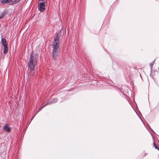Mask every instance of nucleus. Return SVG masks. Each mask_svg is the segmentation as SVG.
I'll use <instances>...</instances> for the list:
<instances>
[{"label":"nucleus","mask_w":159,"mask_h":159,"mask_svg":"<svg viewBox=\"0 0 159 159\" xmlns=\"http://www.w3.org/2000/svg\"><path fill=\"white\" fill-rule=\"evenodd\" d=\"M51 47L52 48V57L54 59L56 60L60 53V41L58 34L54 37V41L51 44Z\"/></svg>","instance_id":"f257e3e1"},{"label":"nucleus","mask_w":159,"mask_h":159,"mask_svg":"<svg viewBox=\"0 0 159 159\" xmlns=\"http://www.w3.org/2000/svg\"><path fill=\"white\" fill-rule=\"evenodd\" d=\"M36 65V57L32 53L30 55V57L28 64V70L33 71Z\"/></svg>","instance_id":"f03ea898"},{"label":"nucleus","mask_w":159,"mask_h":159,"mask_svg":"<svg viewBox=\"0 0 159 159\" xmlns=\"http://www.w3.org/2000/svg\"><path fill=\"white\" fill-rule=\"evenodd\" d=\"M28 73H27V75L26 76V79L28 80H30L33 78L34 72H33V71L30 70H28Z\"/></svg>","instance_id":"7ed1b4c3"},{"label":"nucleus","mask_w":159,"mask_h":159,"mask_svg":"<svg viewBox=\"0 0 159 159\" xmlns=\"http://www.w3.org/2000/svg\"><path fill=\"white\" fill-rule=\"evenodd\" d=\"M38 7L40 11H43L45 8V3L44 2H41L38 6Z\"/></svg>","instance_id":"20e7f679"},{"label":"nucleus","mask_w":159,"mask_h":159,"mask_svg":"<svg viewBox=\"0 0 159 159\" xmlns=\"http://www.w3.org/2000/svg\"><path fill=\"white\" fill-rule=\"evenodd\" d=\"M57 101V99H54L53 100L52 102H48L45 105H43V106L42 107H40L39 110H38V111H40L43 108L45 107L46 105L49 104L50 103H52L53 102H56Z\"/></svg>","instance_id":"39448f33"},{"label":"nucleus","mask_w":159,"mask_h":159,"mask_svg":"<svg viewBox=\"0 0 159 159\" xmlns=\"http://www.w3.org/2000/svg\"><path fill=\"white\" fill-rule=\"evenodd\" d=\"M3 129L7 132H9L11 131V128L9 127L7 124H6L3 128Z\"/></svg>","instance_id":"423d86ee"},{"label":"nucleus","mask_w":159,"mask_h":159,"mask_svg":"<svg viewBox=\"0 0 159 159\" xmlns=\"http://www.w3.org/2000/svg\"><path fill=\"white\" fill-rule=\"evenodd\" d=\"M1 42L2 45H3L4 47L7 46V44L6 42V39H2Z\"/></svg>","instance_id":"0eeeda50"},{"label":"nucleus","mask_w":159,"mask_h":159,"mask_svg":"<svg viewBox=\"0 0 159 159\" xmlns=\"http://www.w3.org/2000/svg\"><path fill=\"white\" fill-rule=\"evenodd\" d=\"M4 49L3 50V53L4 54H6L8 52V48L7 46H4Z\"/></svg>","instance_id":"6e6552de"},{"label":"nucleus","mask_w":159,"mask_h":159,"mask_svg":"<svg viewBox=\"0 0 159 159\" xmlns=\"http://www.w3.org/2000/svg\"><path fill=\"white\" fill-rule=\"evenodd\" d=\"M7 14L5 12H3L2 13L1 15L0 16V19H2L3 18L4 16Z\"/></svg>","instance_id":"1a4fd4ad"},{"label":"nucleus","mask_w":159,"mask_h":159,"mask_svg":"<svg viewBox=\"0 0 159 159\" xmlns=\"http://www.w3.org/2000/svg\"><path fill=\"white\" fill-rule=\"evenodd\" d=\"M155 61V60H154V61H153L152 63H151L150 64V66L151 69H152V66H153V65L154 64Z\"/></svg>","instance_id":"9d476101"},{"label":"nucleus","mask_w":159,"mask_h":159,"mask_svg":"<svg viewBox=\"0 0 159 159\" xmlns=\"http://www.w3.org/2000/svg\"><path fill=\"white\" fill-rule=\"evenodd\" d=\"M153 145L156 149H158V147L156 145V144L154 142L153 143Z\"/></svg>","instance_id":"9b49d317"},{"label":"nucleus","mask_w":159,"mask_h":159,"mask_svg":"<svg viewBox=\"0 0 159 159\" xmlns=\"http://www.w3.org/2000/svg\"><path fill=\"white\" fill-rule=\"evenodd\" d=\"M7 3L11 2L12 0H6Z\"/></svg>","instance_id":"f8f14e48"},{"label":"nucleus","mask_w":159,"mask_h":159,"mask_svg":"<svg viewBox=\"0 0 159 159\" xmlns=\"http://www.w3.org/2000/svg\"><path fill=\"white\" fill-rule=\"evenodd\" d=\"M2 2V3H7L6 2V0H3L1 1Z\"/></svg>","instance_id":"ddd939ff"},{"label":"nucleus","mask_w":159,"mask_h":159,"mask_svg":"<svg viewBox=\"0 0 159 159\" xmlns=\"http://www.w3.org/2000/svg\"><path fill=\"white\" fill-rule=\"evenodd\" d=\"M20 1V0H16V3H17L19 2Z\"/></svg>","instance_id":"4468645a"},{"label":"nucleus","mask_w":159,"mask_h":159,"mask_svg":"<svg viewBox=\"0 0 159 159\" xmlns=\"http://www.w3.org/2000/svg\"><path fill=\"white\" fill-rule=\"evenodd\" d=\"M39 1H44L45 0H39Z\"/></svg>","instance_id":"2eb2a0df"},{"label":"nucleus","mask_w":159,"mask_h":159,"mask_svg":"<svg viewBox=\"0 0 159 159\" xmlns=\"http://www.w3.org/2000/svg\"><path fill=\"white\" fill-rule=\"evenodd\" d=\"M157 149L159 151V148H158V149Z\"/></svg>","instance_id":"dca6fc26"}]
</instances>
